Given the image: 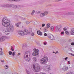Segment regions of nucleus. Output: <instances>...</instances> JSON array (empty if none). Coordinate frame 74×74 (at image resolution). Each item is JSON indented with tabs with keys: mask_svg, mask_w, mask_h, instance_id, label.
I'll use <instances>...</instances> for the list:
<instances>
[{
	"mask_svg": "<svg viewBox=\"0 0 74 74\" xmlns=\"http://www.w3.org/2000/svg\"><path fill=\"white\" fill-rule=\"evenodd\" d=\"M2 22L3 26L7 27L6 30L3 31V33H6L8 32H12L14 31V27L11 24V22L8 20L7 18L5 16L3 17Z\"/></svg>",
	"mask_w": 74,
	"mask_h": 74,
	"instance_id": "nucleus-1",
	"label": "nucleus"
},
{
	"mask_svg": "<svg viewBox=\"0 0 74 74\" xmlns=\"http://www.w3.org/2000/svg\"><path fill=\"white\" fill-rule=\"evenodd\" d=\"M48 57L47 56H44L43 58L40 60V62L41 64H44L48 62Z\"/></svg>",
	"mask_w": 74,
	"mask_h": 74,
	"instance_id": "nucleus-2",
	"label": "nucleus"
},
{
	"mask_svg": "<svg viewBox=\"0 0 74 74\" xmlns=\"http://www.w3.org/2000/svg\"><path fill=\"white\" fill-rule=\"evenodd\" d=\"M33 70L34 71H36V72H38L40 70V66L39 65H38L36 66H35V65H33Z\"/></svg>",
	"mask_w": 74,
	"mask_h": 74,
	"instance_id": "nucleus-3",
	"label": "nucleus"
},
{
	"mask_svg": "<svg viewBox=\"0 0 74 74\" xmlns=\"http://www.w3.org/2000/svg\"><path fill=\"white\" fill-rule=\"evenodd\" d=\"M60 15L63 17L64 18L66 17L65 15H74V13L71 12H68L66 13H61L60 14Z\"/></svg>",
	"mask_w": 74,
	"mask_h": 74,
	"instance_id": "nucleus-4",
	"label": "nucleus"
},
{
	"mask_svg": "<svg viewBox=\"0 0 74 74\" xmlns=\"http://www.w3.org/2000/svg\"><path fill=\"white\" fill-rule=\"evenodd\" d=\"M34 52L32 53L33 56H37V57H38V49H33Z\"/></svg>",
	"mask_w": 74,
	"mask_h": 74,
	"instance_id": "nucleus-5",
	"label": "nucleus"
},
{
	"mask_svg": "<svg viewBox=\"0 0 74 74\" xmlns=\"http://www.w3.org/2000/svg\"><path fill=\"white\" fill-rule=\"evenodd\" d=\"M61 28H62L61 25H58L56 27L55 30L57 32H60L62 30Z\"/></svg>",
	"mask_w": 74,
	"mask_h": 74,
	"instance_id": "nucleus-6",
	"label": "nucleus"
},
{
	"mask_svg": "<svg viewBox=\"0 0 74 74\" xmlns=\"http://www.w3.org/2000/svg\"><path fill=\"white\" fill-rule=\"evenodd\" d=\"M27 59L26 58V56H24V58L25 59V60L29 62L31 60V58H30V55H26V56Z\"/></svg>",
	"mask_w": 74,
	"mask_h": 74,
	"instance_id": "nucleus-7",
	"label": "nucleus"
},
{
	"mask_svg": "<svg viewBox=\"0 0 74 74\" xmlns=\"http://www.w3.org/2000/svg\"><path fill=\"white\" fill-rule=\"evenodd\" d=\"M44 70L45 71H48L50 70V65H47L44 67Z\"/></svg>",
	"mask_w": 74,
	"mask_h": 74,
	"instance_id": "nucleus-8",
	"label": "nucleus"
},
{
	"mask_svg": "<svg viewBox=\"0 0 74 74\" xmlns=\"http://www.w3.org/2000/svg\"><path fill=\"white\" fill-rule=\"evenodd\" d=\"M48 12L47 11L45 12H44L41 13L40 14V17H43L44 16H45V15H47V14H48Z\"/></svg>",
	"mask_w": 74,
	"mask_h": 74,
	"instance_id": "nucleus-9",
	"label": "nucleus"
},
{
	"mask_svg": "<svg viewBox=\"0 0 74 74\" xmlns=\"http://www.w3.org/2000/svg\"><path fill=\"white\" fill-rule=\"evenodd\" d=\"M47 37L51 40H54V36L51 34H48Z\"/></svg>",
	"mask_w": 74,
	"mask_h": 74,
	"instance_id": "nucleus-10",
	"label": "nucleus"
},
{
	"mask_svg": "<svg viewBox=\"0 0 74 74\" xmlns=\"http://www.w3.org/2000/svg\"><path fill=\"white\" fill-rule=\"evenodd\" d=\"M45 0H40L37 2L38 4H42L44 2H45Z\"/></svg>",
	"mask_w": 74,
	"mask_h": 74,
	"instance_id": "nucleus-11",
	"label": "nucleus"
},
{
	"mask_svg": "<svg viewBox=\"0 0 74 74\" xmlns=\"http://www.w3.org/2000/svg\"><path fill=\"white\" fill-rule=\"evenodd\" d=\"M62 69L64 71H66L68 70V66H64Z\"/></svg>",
	"mask_w": 74,
	"mask_h": 74,
	"instance_id": "nucleus-12",
	"label": "nucleus"
},
{
	"mask_svg": "<svg viewBox=\"0 0 74 74\" xmlns=\"http://www.w3.org/2000/svg\"><path fill=\"white\" fill-rule=\"evenodd\" d=\"M15 51H14L12 53L11 51H9L8 52V53L9 55H12V56H14L15 54Z\"/></svg>",
	"mask_w": 74,
	"mask_h": 74,
	"instance_id": "nucleus-13",
	"label": "nucleus"
},
{
	"mask_svg": "<svg viewBox=\"0 0 74 74\" xmlns=\"http://www.w3.org/2000/svg\"><path fill=\"white\" fill-rule=\"evenodd\" d=\"M6 36H2L1 37L0 39V41H3L5 40Z\"/></svg>",
	"mask_w": 74,
	"mask_h": 74,
	"instance_id": "nucleus-14",
	"label": "nucleus"
},
{
	"mask_svg": "<svg viewBox=\"0 0 74 74\" xmlns=\"http://www.w3.org/2000/svg\"><path fill=\"white\" fill-rule=\"evenodd\" d=\"M26 55H30V51H27L25 52L24 56H26Z\"/></svg>",
	"mask_w": 74,
	"mask_h": 74,
	"instance_id": "nucleus-15",
	"label": "nucleus"
},
{
	"mask_svg": "<svg viewBox=\"0 0 74 74\" xmlns=\"http://www.w3.org/2000/svg\"><path fill=\"white\" fill-rule=\"evenodd\" d=\"M10 7H12L13 8H16V5H10Z\"/></svg>",
	"mask_w": 74,
	"mask_h": 74,
	"instance_id": "nucleus-16",
	"label": "nucleus"
},
{
	"mask_svg": "<svg viewBox=\"0 0 74 74\" xmlns=\"http://www.w3.org/2000/svg\"><path fill=\"white\" fill-rule=\"evenodd\" d=\"M21 24V22H19L18 23H16L15 24V25L16 27H19V25H20Z\"/></svg>",
	"mask_w": 74,
	"mask_h": 74,
	"instance_id": "nucleus-17",
	"label": "nucleus"
},
{
	"mask_svg": "<svg viewBox=\"0 0 74 74\" xmlns=\"http://www.w3.org/2000/svg\"><path fill=\"white\" fill-rule=\"evenodd\" d=\"M23 31H18V33L21 36H22V34H23Z\"/></svg>",
	"mask_w": 74,
	"mask_h": 74,
	"instance_id": "nucleus-18",
	"label": "nucleus"
},
{
	"mask_svg": "<svg viewBox=\"0 0 74 74\" xmlns=\"http://www.w3.org/2000/svg\"><path fill=\"white\" fill-rule=\"evenodd\" d=\"M37 33L38 34L40 35V36H41V35H42V32H41L40 31H37Z\"/></svg>",
	"mask_w": 74,
	"mask_h": 74,
	"instance_id": "nucleus-19",
	"label": "nucleus"
},
{
	"mask_svg": "<svg viewBox=\"0 0 74 74\" xmlns=\"http://www.w3.org/2000/svg\"><path fill=\"white\" fill-rule=\"evenodd\" d=\"M22 48L24 50H25V49H26V45H22Z\"/></svg>",
	"mask_w": 74,
	"mask_h": 74,
	"instance_id": "nucleus-20",
	"label": "nucleus"
},
{
	"mask_svg": "<svg viewBox=\"0 0 74 74\" xmlns=\"http://www.w3.org/2000/svg\"><path fill=\"white\" fill-rule=\"evenodd\" d=\"M33 59L34 62H37V59L36 57H33Z\"/></svg>",
	"mask_w": 74,
	"mask_h": 74,
	"instance_id": "nucleus-21",
	"label": "nucleus"
},
{
	"mask_svg": "<svg viewBox=\"0 0 74 74\" xmlns=\"http://www.w3.org/2000/svg\"><path fill=\"white\" fill-rule=\"evenodd\" d=\"M48 28H47V27H45V29L44 31V33H45L46 32H47V31H48Z\"/></svg>",
	"mask_w": 74,
	"mask_h": 74,
	"instance_id": "nucleus-22",
	"label": "nucleus"
},
{
	"mask_svg": "<svg viewBox=\"0 0 74 74\" xmlns=\"http://www.w3.org/2000/svg\"><path fill=\"white\" fill-rule=\"evenodd\" d=\"M0 50L1 51L0 52V55H3V51H2L3 49L1 48H0Z\"/></svg>",
	"mask_w": 74,
	"mask_h": 74,
	"instance_id": "nucleus-23",
	"label": "nucleus"
},
{
	"mask_svg": "<svg viewBox=\"0 0 74 74\" xmlns=\"http://www.w3.org/2000/svg\"><path fill=\"white\" fill-rule=\"evenodd\" d=\"M21 0H9L10 1H19Z\"/></svg>",
	"mask_w": 74,
	"mask_h": 74,
	"instance_id": "nucleus-24",
	"label": "nucleus"
},
{
	"mask_svg": "<svg viewBox=\"0 0 74 74\" xmlns=\"http://www.w3.org/2000/svg\"><path fill=\"white\" fill-rule=\"evenodd\" d=\"M50 26H51V24H49V23H48V24H47V27H47V28H49V27H50Z\"/></svg>",
	"mask_w": 74,
	"mask_h": 74,
	"instance_id": "nucleus-25",
	"label": "nucleus"
},
{
	"mask_svg": "<svg viewBox=\"0 0 74 74\" xmlns=\"http://www.w3.org/2000/svg\"><path fill=\"white\" fill-rule=\"evenodd\" d=\"M50 29L51 31H53V27L52 26L50 27Z\"/></svg>",
	"mask_w": 74,
	"mask_h": 74,
	"instance_id": "nucleus-26",
	"label": "nucleus"
},
{
	"mask_svg": "<svg viewBox=\"0 0 74 74\" xmlns=\"http://www.w3.org/2000/svg\"><path fill=\"white\" fill-rule=\"evenodd\" d=\"M29 34H30V33H31V32H32V28H29Z\"/></svg>",
	"mask_w": 74,
	"mask_h": 74,
	"instance_id": "nucleus-27",
	"label": "nucleus"
},
{
	"mask_svg": "<svg viewBox=\"0 0 74 74\" xmlns=\"http://www.w3.org/2000/svg\"><path fill=\"white\" fill-rule=\"evenodd\" d=\"M35 13V11L34 10H33L32 11V13H31V15L33 16V15H34V14Z\"/></svg>",
	"mask_w": 74,
	"mask_h": 74,
	"instance_id": "nucleus-28",
	"label": "nucleus"
},
{
	"mask_svg": "<svg viewBox=\"0 0 74 74\" xmlns=\"http://www.w3.org/2000/svg\"><path fill=\"white\" fill-rule=\"evenodd\" d=\"M28 33V32L24 31V32H23V34H24V35H27V34Z\"/></svg>",
	"mask_w": 74,
	"mask_h": 74,
	"instance_id": "nucleus-29",
	"label": "nucleus"
},
{
	"mask_svg": "<svg viewBox=\"0 0 74 74\" xmlns=\"http://www.w3.org/2000/svg\"><path fill=\"white\" fill-rule=\"evenodd\" d=\"M70 47V45L69 44L68 45H66L65 47V48H68Z\"/></svg>",
	"mask_w": 74,
	"mask_h": 74,
	"instance_id": "nucleus-30",
	"label": "nucleus"
},
{
	"mask_svg": "<svg viewBox=\"0 0 74 74\" xmlns=\"http://www.w3.org/2000/svg\"><path fill=\"white\" fill-rule=\"evenodd\" d=\"M14 47L13 46H12L11 47V49L12 51H14V49H13Z\"/></svg>",
	"mask_w": 74,
	"mask_h": 74,
	"instance_id": "nucleus-31",
	"label": "nucleus"
},
{
	"mask_svg": "<svg viewBox=\"0 0 74 74\" xmlns=\"http://www.w3.org/2000/svg\"><path fill=\"white\" fill-rule=\"evenodd\" d=\"M20 7H21V6L20 5H16V8H20Z\"/></svg>",
	"mask_w": 74,
	"mask_h": 74,
	"instance_id": "nucleus-32",
	"label": "nucleus"
},
{
	"mask_svg": "<svg viewBox=\"0 0 74 74\" xmlns=\"http://www.w3.org/2000/svg\"><path fill=\"white\" fill-rule=\"evenodd\" d=\"M25 23L26 24H27V25H29V24L30 23V22L28 21H26L25 22Z\"/></svg>",
	"mask_w": 74,
	"mask_h": 74,
	"instance_id": "nucleus-33",
	"label": "nucleus"
},
{
	"mask_svg": "<svg viewBox=\"0 0 74 74\" xmlns=\"http://www.w3.org/2000/svg\"><path fill=\"white\" fill-rule=\"evenodd\" d=\"M74 30H71V34L73 35V33H74Z\"/></svg>",
	"mask_w": 74,
	"mask_h": 74,
	"instance_id": "nucleus-34",
	"label": "nucleus"
},
{
	"mask_svg": "<svg viewBox=\"0 0 74 74\" xmlns=\"http://www.w3.org/2000/svg\"><path fill=\"white\" fill-rule=\"evenodd\" d=\"M5 69H8V65H6L5 66Z\"/></svg>",
	"mask_w": 74,
	"mask_h": 74,
	"instance_id": "nucleus-35",
	"label": "nucleus"
},
{
	"mask_svg": "<svg viewBox=\"0 0 74 74\" xmlns=\"http://www.w3.org/2000/svg\"><path fill=\"white\" fill-rule=\"evenodd\" d=\"M31 36H34V33H32L31 34Z\"/></svg>",
	"mask_w": 74,
	"mask_h": 74,
	"instance_id": "nucleus-36",
	"label": "nucleus"
},
{
	"mask_svg": "<svg viewBox=\"0 0 74 74\" xmlns=\"http://www.w3.org/2000/svg\"><path fill=\"white\" fill-rule=\"evenodd\" d=\"M63 29L64 31H66L67 30V28L66 27H64Z\"/></svg>",
	"mask_w": 74,
	"mask_h": 74,
	"instance_id": "nucleus-37",
	"label": "nucleus"
},
{
	"mask_svg": "<svg viewBox=\"0 0 74 74\" xmlns=\"http://www.w3.org/2000/svg\"><path fill=\"white\" fill-rule=\"evenodd\" d=\"M67 59H69V58H68V57H66L65 58H63V59H65V60H67Z\"/></svg>",
	"mask_w": 74,
	"mask_h": 74,
	"instance_id": "nucleus-38",
	"label": "nucleus"
},
{
	"mask_svg": "<svg viewBox=\"0 0 74 74\" xmlns=\"http://www.w3.org/2000/svg\"><path fill=\"white\" fill-rule=\"evenodd\" d=\"M24 32H27V33H28V30H27V29H25V30Z\"/></svg>",
	"mask_w": 74,
	"mask_h": 74,
	"instance_id": "nucleus-39",
	"label": "nucleus"
},
{
	"mask_svg": "<svg viewBox=\"0 0 74 74\" xmlns=\"http://www.w3.org/2000/svg\"><path fill=\"white\" fill-rule=\"evenodd\" d=\"M65 33L66 34H69V33L68 31H66Z\"/></svg>",
	"mask_w": 74,
	"mask_h": 74,
	"instance_id": "nucleus-40",
	"label": "nucleus"
},
{
	"mask_svg": "<svg viewBox=\"0 0 74 74\" xmlns=\"http://www.w3.org/2000/svg\"><path fill=\"white\" fill-rule=\"evenodd\" d=\"M61 35L63 34H64V32L63 31L61 33Z\"/></svg>",
	"mask_w": 74,
	"mask_h": 74,
	"instance_id": "nucleus-41",
	"label": "nucleus"
},
{
	"mask_svg": "<svg viewBox=\"0 0 74 74\" xmlns=\"http://www.w3.org/2000/svg\"><path fill=\"white\" fill-rule=\"evenodd\" d=\"M42 27H44L45 26V24H42Z\"/></svg>",
	"mask_w": 74,
	"mask_h": 74,
	"instance_id": "nucleus-42",
	"label": "nucleus"
},
{
	"mask_svg": "<svg viewBox=\"0 0 74 74\" xmlns=\"http://www.w3.org/2000/svg\"><path fill=\"white\" fill-rule=\"evenodd\" d=\"M40 12H41L40 11H38L37 12V14H40Z\"/></svg>",
	"mask_w": 74,
	"mask_h": 74,
	"instance_id": "nucleus-43",
	"label": "nucleus"
},
{
	"mask_svg": "<svg viewBox=\"0 0 74 74\" xmlns=\"http://www.w3.org/2000/svg\"><path fill=\"white\" fill-rule=\"evenodd\" d=\"M71 49H72V48L71 47H70L69 49V50L70 51H71Z\"/></svg>",
	"mask_w": 74,
	"mask_h": 74,
	"instance_id": "nucleus-44",
	"label": "nucleus"
},
{
	"mask_svg": "<svg viewBox=\"0 0 74 74\" xmlns=\"http://www.w3.org/2000/svg\"><path fill=\"white\" fill-rule=\"evenodd\" d=\"M62 1V0H56V1L57 2L58 1Z\"/></svg>",
	"mask_w": 74,
	"mask_h": 74,
	"instance_id": "nucleus-45",
	"label": "nucleus"
},
{
	"mask_svg": "<svg viewBox=\"0 0 74 74\" xmlns=\"http://www.w3.org/2000/svg\"><path fill=\"white\" fill-rule=\"evenodd\" d=\"M71 45H74V42H72L71 43Z\"/></svg>",
	"mask_w": 74,
	"mask_h": 74,
	"instance_id": "nucleus-46",
	"label": "nucleus"
},
{
	"mask_svg": "<svg viewBox=\"0 0 74 74\" xmlns=\"http://www.w3.org/2000/svg\"><path fill=\"white\" fill-rule=\"evenodd\" d=\"M27 73L28 74H30V72L28 71H27Z\"/></svg>",
	"mask_w": 74,
	"mask_h": 74,
	"instance_id": "nucleus-47",
	"label": "nucleus"
},
{
	"mask_svg": "<svg viewBox=\"0 0 74 74\" xmlns=\"http://www.w3.org/2000/svg\"><path fill=\"white\" fill-rule=\"evenodd\" d=\"M44 36H47V33L44 34Z\"/></svg>",
	"mask_w": 74,
	"mask_h": 74,
	"instance_id": "nucleus-48",
	"label": "nucleus"
},
{
	"mask_svg": "<svg viewBox=\"0 0 74 74\" xmlns=\"http://www.w3.org/2000/svg\"><path fill=\"white\" fill-rule=\"evenodd\" d=\"M34 23L35 25H37V22Z\"/></svg>",
	"mask_w": 74,
	"mask_h": 74,
	"instance_id": "nucleus-49",
	"label": "nucleus"
},
{
	"mask_svg": "<svg viewBox=\"0 0 74 74\" xmlns=\"http://www.w3.org/2000/svg\"><path fill=\"white\" fill-rule=\"evenodd\" d=\"M70 55H71V56H74V54H73L72 53H71Z\"/></svg>",
	"mask_w": 74,
	"mask_h": 74,
	"instance_id": "nucleus-50",
	"label": "nucleus"
},
{
	"mask_svg": "<svg viewBox=\"0 0 74 74\" xmlns=\"http://www.w3.org/2000/svg\"><path fill=\"white\" fill-rule=\"evenodd\" d=\"M71 4L72 5H74V2H73V3H72Z\"/></svg>",
	"mask_w": 74,
	"mask_h": 74,
	"instance_id": "nucleus-51",
	"label": "nucleus"
},
{
	"mask_svg": "<svg viewBox=\"0 0 74 74\" xmlns=\"http://www.w3.org/2000/svg\"><path fill=\"white\" fill-rule=\"evenodd\" d=\"M1 62H2V63H4V61L3 60H2L1 61Z\"/></svg>",
	"mask_w": 74,
	"mask_h": 74,
	"instance_id": "nucleus-52",
	"label": "nucleus"
},
{
	"mask_svg": "<svg viewBox=\"0 0 74 74\" xmlns=\"http://www.w3.org/2000/svg\"><path fill=\"white\" fill-rule=\"evenodd\" d=\"M44 45H47V42H44Z\"/></svg>",
	"mask_w": 74,
	"mask_h": 74,
	"instance_id": "nucleus-53",
	"label": "nucleus"
},
{
	"mask_svg": "<svg viewBox=\"0 0 74 74\" xmlns=\"http://www.w3.org/2000/svg\"><path fill=\"white\" fill-rule=\"evenodd\" d=\"M21 55V53H18V54L17 56H19Z\"/></svg>",
	"mask_w": 74,
	"mask_h": 74,
	"instance_id": "nucleus-54",
	"label": "nucleus"
},
{
	"mask_svg": "<svg viewBox=\"0 0 74 74\" xmlns=\"http://www.w3.org/2000/svg\"><path fill=\"white\" fill-rule=\"evenodd\" d=\"M69 42H71V39H70L69 40Z\"/></svg>",
	"mask_w": 74,
	"mask_h": 74,
	"instance_id": "nucleus-55",
	"label": "nucleus"
},
{
	"mask_svg": "<svg viewBox=\"0 0 74 74\" xmlns=\"http://www.w3.org/2000/svg\"><path fill=\"white\" fill-rule=\"evenodd\" d=\"M69 73V74H73L72 72Z\"/></svg>",
	"mask_w": 74,
	"mask_h": 74,
	"instance_id": "nucleus-56",
	"label": "nucleus"
},
{
	"mask_svg": "<svg viewBox=\"0 0 74 74\" xmlns=\"http://www.w3.org/2000/svg\"><path fill=\"white\" fill-rule=\"evenodd\" d=\"M40 74H45V73H40Z\"/></svg>",
	"mask_w": 74,
	"mask_h": 74,
	"instance_id": "nucleus-57",
	"label": "nucleus"
},
{
	"mask_svg": "<svg viewBox=\"0 0 74 74\" xmlns=\"http://www.w3.org/2000/svg\"><path fill=\"white\" fill-rule=\"evenodd\" d=\"M67 63H68V64H70V61H68L67 62Z\"/></svg>",
	"mask_w": 74,
	"mask_h": 74,
	"instance_id": "nucleus-58",
	"label": "nucleus"
},
{
	"mask_svg": "<svg viewBox=\"0 0 74 74\" xmlns=\"http://www.w3.org/2000/svg\"><path fill=\"white\" fill-rule=\"evenodd\" d=\"M51 4H49V5L48 6H51Z\"/></svg>",
	"mask_w": 74,
	"mask_h": 74,
	"instance_id": "nucleus-59",
	"label": "nucleus"
},
{
	"mask_svg": "<svg viewBox=\"0 0 74 74\" xmlns=\"http://www.w3.org/2000/svg\"><path fill=\"white\" fill-rule=\"evenodd\" d=\"M72 35H74V31H73V34Z\"/></svg>",
	"mask_w": 74,
	"mask_h": 74,
	"instance_id": "nucleus-60",
	"label": "nucleus"
},
{
	"mask_svg": "<svg viewBox=\"0 0 74 74\" xmlns=\"http://www.w3.org/2000/svg\"><path fill=\"white\" fill-rule=\"evenodd\" d=\"M25 58H26V59H27V58H26V55H25Z\"/></svg>",
	"mask_w": 74,
	"mask_h": 74,
	"instance_id": "nucleus-61",
	"label": "nucleus"
},
{
	"mask_svg": "<svg viewBox=\"0 0 74 74\" xmlns=\"http://www.w3.org/2000/svg\"><path fill=\"white\" fill-rule=\"evenodd\" d=\"M56 52L57 53H58V51H56Z\"/></svg>",
	"mask_w": 74,
	"mask_h": 74,
	"instance_id": "nucleus-62",
	"label": "nucleus"
},
{
	"mask_svg": "<svg viewBox=\"0 0 74 74\" xmlns=\"http://www.w3.org/2000/svg\"><path fill=\"white\" fill-rule=\"evenodd\" d=\"M53 53H55V52H54V51H53Z\"/></svg>",
	"mask_w": 74,
	"mask_h": 74,
	"instance_id": "nucleus-63",
	"label": "nucleus"
},
{
	"mask_svg": "<svg viewBox=\"0 0 74 74\" xmlns=\"http://www.w3.org/2000/svg\"><path fill=\"white\" fill-rule=\"evenodd\" d=\"M66 74H69V73H66Z\"/></svg>",
	"mask_w": 74,
	"mask_h": 74,
	"instance_id": "nucleus-64",
	"label": "nucleus"
}]
</instances>
